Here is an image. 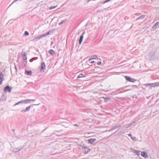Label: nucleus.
<instances>
[{"mask_svg": "<svg viewBox=\"0 0 159 159\" xmlns=\"http://www.w3.org/2000/svg\"><path fill=\"white\" fill-rule=\"evenodd\" d=\"M159 22H156L155 24L152 27V29L153 30L156 29L157 28V26L159 25Z\"/></svg>", "mask_w": 159, "mask_h": 159, "instance_id": "11", "label": "nucleus"}, {"mask_svg": "<svg viewBox=\"0 0 159 159\" xmlns=\"http://www.w3.org/2000/svg\"><path fill=\"white\" fill-rule=\"evenodd\" d=\"M31 108V106H29L26 107L25 110H23L21 111L22 112H25L28 111Z\"/></svg>", "mask_w": 159, "mask_h": 159, "instance_id": "12", "label": "nucleus"}, {"mask_svg": "<svg viewBox=\"0 0 159 159\" xmlns=\"http://www.w3.org/2000/svg\"><path fill=\"white\" fill-rule=\"evenodd\" d=\"M125 79L127 81L132 82H134L136 81V80L134 79L131 78V77H129L127 76H125Z\"/></svg>", "mask_w": 159, "mask_h": 159, "instance_id": "2", "label": "nucleus"}, {"mask_svg": "<svg viewBox=\"0 0 159 159\" xmlns=\"http://www.w3.org/2000/svg\"><path fill=\"white\" fill-rule=\"evenodd\" d=\"M90 1H93V0H88L87 1V2H89Z\"/></svg>", "mask_w": 159, "mask_h": 159, "instance_id": "44", "label": "nucleus"}, {"mask_svg": "<svg viewBox=\"0 0 159 159\" xmlns=\"http://www.w3.org/2000/svg\"><path fill=\"white\" fill-rule=\"evenodd\" d=\"M97 64L98 65H99L101 64V61H100L97 62Z\"/></svg>", "mask_w": 159, "mask_h": 159, "instance_id": "34", "label": "nucleus"}, {"mask_svg": "<svg viewBox=\"0 0 159 159\" xmlns=\"http://www.w3.org/2000/svg\"><path fill=\"white\" fill-rule=\"evenodd\" d=\"M43 37V34H42L41 36L39 37H37L34 38L33 39L31 40V41H34L35 40H39Z\"/></svg>", "mask_w": 159, "mask_h": 159, "instance_id": "7", "label": "nucleus"}, {"mask_svg": "<svg viewBox=\"0 0 159 159\" xmlns=\"http://www.w3.org/2000/svg\"><path fill=\"white\" fill-rule=\"evenodd\" d=\"M128 135L129 136H130V137H132V134H128Z\"/></svg>", "mask_w": 159, "mask_h": 159, "instance_id": "40", "label": "nucleus"}, {"mask_svg": "<svg viewBox=\"0 0 159 159\" xmlns=\"http://www.w3.org/2000/svg\"><path fill=\"white\" fill-rule=\"evenodd\" d=\"M131 139L132 140H133L134 141L136 140V137H131Z\"/></svg>", "mask_w": 159, "mask_h": 159, "instance_id": "31", "label": "nucleus"}, {"mask_svg": "<svg viewBox=\"0 0 159 159\" xmlns=\"http://www.w3.org/2000/svg\"><path fill=\"white\" fill-rule=\"evenodd\" d=\"M6 98L5 96H4V95H2V97L1 98V99H2V100H3L4 99H6Z\"/></svg>", "mask_w": 159, "mask_h": 159, "instance_id": "30", "label": "nucleus"}, {"mask_svg": "<svg viewBox=\"0 0 159 159\" xmlns=\"http://www.w3.org/2000/svg\"><path fill=\"white\" fill-rule=\"evenodd\" d=\"M74 126H75V127H79V125L77 124H74Z\"/></svg>", "mask_w": 159, "mask_h": 159, "instance_id": "36", "label": "nucleus"}, {"mask_svg": "<svg viewBox=\"0 0 159 159\" xmlns=\"http://www.w3.org/2000/svg\"><path fill=\"white\" fill-rule=\"evenodd\" d=\"M140 151L139 150H137V152H135V153L138 156L140 155Z\"/></svg>", "mask_w": 159, "mask_h": 159, "instance_id": "26", "label": "nucleus"}, {"mask_svg": "<svg viewBox=\"0 0 159 159\" xmlns=\"http://www.w3.org/2000/svg\"><path fill=\"white\" fill-rule=\"evenodd\" d=\"M151 1H152V0H151Z\"/></svg>", "mask_w": 159, "mask_h": 159, "instance_id": "52", "label": "nucleus"}, {"mask_svg": "<svg viewBox=\"0 0 159 159\" xmlns=\"http://www.w3.org/2000/svg\"><path fill=\"white\" fill-rule=\"evenodd\" d=\"M33 61V58L31 59L30 60V62H32Z\"/></svg>", "mask_w": 159, "mask_h": 159, "instance_id": "39", "label": "nucleus"}, {"mask_svg": "<svg viewBox=\"0 0 159 159\" xmlns=\"http://www.w3.org/2000/svg\"><path fill=\"white\" fill-rule=\"evenodd\" d=\"M3 76L4 75L1 72H0V85L2 84L3 80Z\"/></svg>", "mask_w": 159, "mask_h": 159, "instance_id": "8", "label": "nucleus"}, {"mask_svg": "<svg viewBox=\"0 0 159 159\" xmlns=\"http://www.w3.org/2000/svg\"><path fill=\"white\" fill-rule=\"evenodd\" d=\"M85 77V76L83 74H80L77 76V78H82V77Z\"/></svg>", "mask_w": 159, "mask_h": 159, "instance_id": "21", "label": "nucleus"}, {"mask_svg": "<svg viewBox=\"0 0 159 159\" xmlns=\"http://www.w3.org/2000/svg\"><path fill=\"white\" fill-rule=\"evenodd\" d=\"M57 6H52V7H51L50 8H49V9L50 10H52V9H53L54 8H56Z\"/></svg>", "mask_w": 159, "mask_h": 159, "instance_id": "29", "label": "nucleus"}, {"mask_svg": "<svg viewBox=\"0 0 159 159\" xmlns=\"http://www.w3.org/2000/svg\"><path fill=\"white\" fill-rule=\"evenodd\" d=\"M150 84H145V85L146 86V87H148V86H151L150 85Z\"/></svg>", "mask_w": 159, "mask_h": 159, "instance_id": "33", "label": "nucleus"}, {"mask_svg": "<svg viewBox=\"0 0 159 159\" xmlns=\"http://www.w3.org/2000/svg\"><path fill=\"white\" fill-rule=\"evenodd\" d=\"M105 3H106V2H105V1L104 2H102V4H105Z\"/></svg>", "mask_w": 159, "mask_h": 159, "instance_id": "43", "label": "nucleus"}, {"mask_svg": "<svg viewBox=\"0 0 159 159\" xmlns=\"http://www.w3.org/2000/svg\"><path fill=\"white\" fill-rule=\"evenodd\" d=\"M23 57L24 61L25 62H26L27 61V57H26V53L24 52L23 54Z\"/></svg>", "mask_w": 159, "mask_h": 159, "instance_id": "16", "label": "nucleus"}, {"mask_svg": "<svg viewBox=\"0 0 159 159\" xmlns=\"http://www.w3.org/2000/svg\"><path fill=\"white\" fill-rule=\"evenodd\" d=\"M101 98L103 99V102H106L108 100H110V98H107V97L104 98V97H103V98Z\"/></svg>", "mask_w": 159, "mask_h": 159, "instance_id": "18", "label": "nucleus"}, {"mask_svg": "<svg viewBox=\"0 0 159 159\" xmlns=\"http://www.w3.org/2000/svg\"><path fill=\"white\" fill-rule=\"evenodd\" d=\"M94 66H96V65H95V64H94Z\"/></svg>", "mask_w": 159, "mask_h": 159, "instance_id": "50", "label": "nucleus"}, {"mask_svg": "<svg viewBox=\"0 0 159 159\" xmlns=\"http://www.w3.org/2000/svg\"><path fill=\"white\" fill-rule=\"evenodd\" d=\"M130 150L133 152L134 153H135L136 152H137V150H136L133 148H131Z\"/></svg>", "mask_w": 159, "mask_h": 159, "instance_id": "27", "label": "nucleus"}, {"mask_svg": "<svg viewBox=\"0 0 159 159\" xmlns=\"http://www.w3.org/2000/svg\"><path fill=\"white\" fill-rule=\"evenodd\" d=\"M95 62V61H92L90 63H93Z\"/></svg>", "mask_w": 159, "mask_h": 159, "instance_id": "42", "label": "nucleus"}, {"mask_svg": "<svg viewBox=\"0 0 159 159\" xmlns=\"http://www.w3.org/2000/svg\"><path fill=\"white\" fill-rule=\"evenodd\" d=\"M29 34V33L27 31H25V33L23 34V36H27Z\"/></svg>", "mask_w": 159, "mask_h": 159, "instance_id": "25", "label": "nucleus"}, {"mask_svg": "<svg viewBox=\"0 0 159 159\" xmlns=\"http://www.w3.org/2000/svg\"><path fill=\"white\" fill-rule=\"evenodd\" d=\"M141 155L144 158H147L148 157V155L146 152H141Z\"/></svg>", "mask_w": 159, "mask_h": 159, "instance_id": "13", "label": "nucleus"}, {"mask_svg": "<svg viewBox=\"0 0 159 159\" xmlns=\"http://www.w3.org/2000/svg\"><path fill=\"white\" fill-rule=\"evenodd\" d=\"M15 68H16V70H17V69H16V66H15Z\"/></svg>", "mask_w": 159, "mask_h": 159, "instance_id": "48", "label": "nucleus"}, {"mask_svg": "<svg viewBox=\"0 0 159 159\" xmlns=\"http://www.w3.org/2000/svg\"><path fill=\"white\" fill-rule=\"evenodd\" d=\"M12 88L10 86L8 85L6 86L4 88L3 90L4 92H8L10 93L11 92Z\"/></svg>", "mask_w": 159, "mask_h": 159, "instance_id": "1", "label": "nucleus"}, {"mask_svg": "<svg viewBox=\"0 0 159 159\" xmlns=\"http://www.w3.org/2000/svg\"><path fill=\"white\" fill-rule=\"evenodd\" d=\"M12 130H13V131H14V129H12Z\"/></svg>", "mask_w": 159, "mask_h": 159, "instance_id": "49", "label": "nucleus"}, {"mask_svg": "<svg viewBox=\"0 0 159 159\" xmlns=\"http://www.w3.org/2000/svg\"><path fill=\"white\" fill-rule=\"evenodd\" d=\"M19 149H18V151H19ZM17 151H15V152H17Z\"/></svg>", "mask_w": 159, "mask_h": 159, "instance_id": "46", "label": "nucleus"}, {"mask_svg": "<svg viewBox=\"0 0 159 159\" xmlns=\"http://www.w3.org/2000/svg\"><path fill=\"white\" fill-rule=\"evenodd\" d=\"M121 126V125H120L119 124H117L115 125L114 126H112V128L110 129V131L114 129H115L116 128L120 127Z\"/></svg>", "mask_w": 159, "mask_h": 159, "instance_id": "5", "label": "nucleus"}, {"mask_svg": "<svg viewBox=\"0 0 159 159\" xmlns=\"http://www.w3.org/2000/svg\"><path fill=\"white\" fill-rule=\"evenodd\" d=\"M48 52L50 54L53 55L55 53V52L53 50L50 49L48 51Z\"/></svg>", "mask_w": 159, "mask_h": 159, "instance_id": "20", "label": "nucleus"}, {"mask_svg": "<svg viewBox=\"0 0 159 159\" xmlns=\"http://www.w3.org/2000/svg\"><path fill=\"white\" fill-rule=\"evenodd\" d=\"M90 149L87 147H83V151L85 154H87L88 152L90 151Z\"/></svg>", "mask_w": 159, "mask_h": 159, "instance_id": "6", "label": "nucleus"}, {"mask_svg": "<svg viewBox=\"0 0 159 159\" xmlns=\"http://www.w3.org/2000/svg\"><path fill=\"white\" fill-rule=\"evenodd\" d=\"M20 104V102H17V103H16L15 104H14V106H15L17 105H18V104Z\"/></svg>", "mask_w": 159, "mask_h": 159, "instance_id": "35", "label": "nucleus"}, {"mask_svg": "<svg viewBox=\"0 0 159 159\" xmlns=\"http://www.w3.org/2000/svg\"><path fill=\"white\" fill-rule=\"evenodd\" d=\"M83 144H81L80 145H79L78 146H83V145H82Z\"/></svg>", "mask_w": 159, "mask_h": 159, "instance_id": "45", "label": "nucleus"}, {"mask_svg": "<svg viewBox=\"0 0 159 159\" xmlns=\"http://www.w3.org/2000/svg\"><path fill=\"white\" fill-rule=\"evenodd\" d=\"M131 85H128L125 87V88H127L128 89L125 90V91H127L128 90H130L132 88ZM125 87L122 88H124Z\"/></svg>", "mask_w": 159, "mask_h": 159, "instance_id": "19", "label": "nucleus"}, {"mask_svg": "<svg viewBox=\"0 0 159 159\" xmlns=\"http://www.w3.org/2000/svg\"><path fill=\"white\" fill-rule=\"evenodd\" d=\"M122 89V88H120V89H118L117 90H119L120 89Z\"/></svg>", "mask_w": 159, "mask_h": 159, "instance_id": "47", "label": "nucleus"}, {"mask_svg": "<svg viewBox=\"0 0 159 159\" xmlns=\"http://www.w3.org/2000/svg\"><path fill=\"white\" fill-rule=\"evenodd\" d=\"M145 17V15H142L139 17L138 18H137L135 20H143Z\"/></svg>", "mask_w": 159, "mask_h": 159, "instance_id": "14", "label": "nucleus"}, {"mask_svg": "<svg viewBox=\"0 0 159 159\" xmlns=\"http://www.w3.org/2000/svg\"><path fill=\"white\" fill-rule=\"evenodd\" d=\"M88 143H93L96 140V139H88Z\"/></svg>", "mask_w": 159, "mask_h": 159, "instance_id": "9", "label": "nucleus"}, {"mask_svg": "<svg viewBox=\"0 0 159 159\" xmlns=\"http://www.w3.org/2000/svg\"><path fill=\"white\" fill-rule=\"evenodd\" d=\"M111 0H106L105 1V2L107 3V2H108Z\"/></svg>", "mask_w": 159, "mask_h": 159, "instance_id": "38", "label": "nucleus"}, {"mask_svg": "<svg viewBox=\"0 0 159 159\" xmlns=\"http://www.w3.org/2000/svg\"><path fill=\"white\" fill-rule=\"evenodd\" d=\"M97 57L96 55H94V56H92L91 57V59H95L96 58H97Z\"/></svg>", "mask_w": 159, "mask_h": 159, "instance_id": "28", "label": "nucleus"}, {"mask_svg": "<svg viewBox=\"0 0 159 159\" xmlns=\"http://www.w3.org/2000/svg\"><path fill=\"white\" fill-rule=\"evenodd\" d=\"M30 101H34L35 100V99H30Z\"/></svg>", "mask_w": 159, "mask_h": 159, "instance_id": "41", "label": "nucleus"}, {"mask_svg": "<svg viewBox=\"0 0 159 159\" xmlns=\"http://www.w3.org/2000/svg\"><path fill=\"white\" fill-rule=\"evenodd\" d=\"M50 31H48L47 33L45 34H43V37H46L47 35H48L49 34H50Z\"/></svg>", "mask_w": 159, "mask_h": 159, "instance_id": "24", "label": "nucleus"}, {"mask_svg": "<svg viewBox=\"0 0 159 159\" xmlns=\"http://www.w3.org/2000/svg\"><path fill=\"white\" fill-rule=\"evenodd\" d=\"M25 74L27 75L31 76L32 75V72L31 70H25Z\"/></svg>", "mask_w": 159, "mask_h": 159, "instance_id": "10", "label": "nucleus"}, {"mask_svg": "<svg viewBox=\"0 0 159 159\" xmlns=\"http://www.w3.org/2000/svg\"><path fill=\"white\" fill-rule=\"evenodd\" d=\"M136 120H135L131 124V125H132L135 123L136 122Z\"/></svg>", "mask_w": 159, "mask_h": 159, "instance_id": "37", "label": "nucleus"}, {"mask_svg": "<svg viewBox=\"0 0 159 159\" xmlns=\"http://www.w3.org/2000/svg\"><path fill=\"white\" fill-rule=\"evenodd\" d=\"M66 21V19L65 20H63L62 21L59 23L58 24V25H62V24H63L64 23H65Z\"/></svg>", "mask_w": 159, "mask_h": 159, "instance_id": "23", "label": "nucleus"}, {"mask_svg": "<svg viewBox=\"0 0 159 159\" xmlns=\"http://www.w3.org/2000/svg\"><path fill=\"white\" fill-rule=\"evenodd\" d=\"M132 88H137L136 86L135 85H131Z\"/></svg>", "mask_w": 159, "mask_h": 159, "instance_id": "32", "label": "nucleus"}, {"mask_svg": "<svg viewBox=\"0 0 159 159\" xmlns=\"http://www.w3.org/2000/svg\"><path fill=\"white\" fill-rule=\"evenodd\" d=\"M85 33V32H84L81 34V35L80 36V38L79 40V43L80 44H81V43L84 38V35Z\"/></svg>", "mask_w": 159, "mask_h": 159, "instance_id": "3", "label": "nucleus"}, {"mask_svg": "<svg viewBox=\"0 0 159 159\" xmlns=\"http://www.w3.org/2000/svg\"><path fill=\"white\" fill-rule=\"evenodd\" d=\"M19 69H20V66H19Z\"/></svg>", "mask_w": 159, "mask_h": 159, "instance_id": "51", "label": "nucleus"}, {"mask_svg": "<svg viewBox=\"0 0 159 159\" xmlns=\"http://www.w3.org/2000/svg\"><path fill=\"white\" fill-rule=\"evenodd\" d=\"M159 83H154L150 84L151 86L152 87H155V86H157L159 85Z\"/></svg>", "mask_w": 159, "mask_h": 159, "instance_id": "17", "label": "nucleus"}, {"mask_svg": "<svg viewBox=\"0 0 159 159\" xmlns=\"http://www.w3.org/2000/svg\"><path fill=\"white\" fill-rule=\"evenodd\" d=\"M30 102V100L29 99H26L25 100H23L20 101V103H29Z\"/></svg>", "mask_w": 159, "mask_h": 159, "instance_id": "15", "label": "nucleus"}, {"mask_svg": "<svg viewBox=\"0 0 159 159\" xmlns=\"http://www.w3.org/2000/svg\"><path fill=\"white\" fill-rule=\"evenodd\" d=\"M41 68L40 69V71H42V70L45 69L46 65L44 62H42L41 63Z\"/></svg>", "mask_w": 159, "mask_h": 159, "instance_id": "4", "label": "nucleus"}, {"mask_svg": "<svg viewBox=\"0 0 159 159\" xmlns=\"http://www.w3.org/2000/svg\"><path fill=\"white\" fill-rule=\"evenodd\" d=\"M154 54H155V52H150L149 53V55L150 57H152V56H153L154 55Z\"/></svg>", "mask_w": 159, "mask_h": 159, "instance_id": "22", "label": "nucleus"}]
</instances>
